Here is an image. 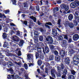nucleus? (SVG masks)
Masks as SVG:
<instances>
[{"mask_svg":"<svg viewBox=\"0 0 79 79\" xmlns=\"http://www.w3.org/2000/svg\"><path fill=\"white\" fill-rule=\"evenodd\" d=\"M36 10L37 11H39L40 8H39V6H36Z\"/></svg>","mask_w":79,"mask_h":79,"instance_id":"8fccbe9b","label":"nucleus"},{"mask_svg":"<svg viewBox=\"0 0 79 79\" xmlns=\"http://www.w3.org/2000/svg\"><path fill=\"white\" fill-rule=\"evenodd\" d=\"M77 55H75L73 58V63L74 65L78 66V63H79V58Z\"/></svg>","mask_w":79,"mask_h":79,"instance_id":"20e7f679","label":"nucleus"},{"mask_svg":"<svg viewBox=\"0 0 79 79\" xmlns=\"http://www.w3.org/2000/svg\"><path fill=\"white\" fill-rule=\"evenodd\" d=\"M70 72L71 73V74H72L73 76H74L76 74V72L74 70H71Z\"/></svg>","mask_w":79,"mask_h":79,"instance_id":"a878e982","label":"nucleus"},{"mask_svg":"<svg viewBox=\"0 0 79 79\" xmlns=\"http://www.w3.org/2000/svg\"><path fill=\"white\" fill-rule=\"evenodd\" d=\"M24 42L23 40H20L19 44V47H23V44H24Z\"/></svg>","mask_w":79,"mask_h":79,"instance_id":"6ab92c4d","label":"nucleus"},{"mask_svg":"<svg viewBox=\"0 0 79 79\" xmlns=\"http://www.w3.org/2000/svg\"><path fill=\"white\" fill-rule=\"evenodd\" d=\"M23 6L24 8H27L28 6L27 5V2H24L23 3Z\"/></svg>","mask_w":79,"mask_h":79,"instance_id":"37998d69","label":"nucleus"},{"mask_svg":"<svg viewBox=\"0 0 79 79\" xmlns=\"http://www.w3.org/2000/svg\"><path fill=\"white\" fill-rule=\"evenodd\" d=\"M14 33H15V31L12 30L10 31V35H12Z\"/></svg>","mask_w":79,"mask_h":79,"instance_id":"5fc2aeb1","label":"nucleus"},{"mask_svg":"<svg viewBox=\"0 0 79 79\" xmlns=\"http://www.w3.org/2000/svg\"><path fill=\"white\" fill-rule=\"evenodd\" d=\"M70 6L71 8H73V9H74V8H75L76 7V3L73 2L71 3L70 5Z\"/></svg>","mask_w":79,"mask_h":79,"instance_id":"f3484780","label":"nucleus"},{"mask_svg":"<svg viewBox=\"0 0 79 79\" xmlns=\"http://www.w3.org/2000/svg\"><path fill=\"white\" fill-rule=\"evenodd\" d=\"M58 38L59 40H63V38L62 35H60L59 36Z\"/></svg>","mask_w":79,"mask_h":79,"instance_id":"a19ab883","label":"nucleus"},{"mask_svg":"<svg viewBox=\"0 0 79 79\" xmlns=\"http://www.w3.org/2000/svg\"><path fill=\"white\" fill-rule=\"evenodd\" d=\"M37 63H38V65H39V66H40L41 65V64H42V60H39L38 61Z\"/></svg>","mask_w":79,"mask_h":79,"instance_id":"72a5a7b5","label":"nucleus"},{"mask_svg":"<svg viewBox=\"0 0 79 79\" xmlns=\"http://www.w3.org/2000/svg\"><path fill=\"white\" fill-rule=\"evenodd\" d=\"M73 18V15L72 14H70L68 16V19L69 20L71 21Z\"/></svg>","mask_w":79,"mask_h":79,"instance_id":"bb28decb","label":"nucleus"},{"mask_svg":"<svg viewBox=\"0 0 79 79\" xmlns=\"http://www.w3.org/2000/svg\"><path fill=\"white\" fill-rule=\"evenodd\" d=\"M34 37L35 38H37V37H38V36H39V32L37 31H35L34 32Z\"/></svg>","mask_w":79,"mask_h":79,"instance_id":"412c9836","label":"nucleus"},{"mask_svg":"<svg viewBox=\"0 0 79 79\" xmlns=\"http://www.w3.org/2000/svg\"><path fill=\"white\" fill-rule=\"evenodd\" d=\"M39 40L41 42L43 41L44 40V36L42 35H40L39 37Z\"/></svg>","mask_w":79,"mask_h":79,"instance_id":"c756f323","label":"nucleus"},{"mask_svg":"<svg viewBox=\"0 0 79 79\" xmlns=\"http://www.w3.org/2000/svg\"><path fill=\"white\" fill-rule=\"evenodd\" d=\"M74 3L76 4V6H79V1L76 0L75 1Z\"/></svg>","mask_w":79,"mask_h":79,"instance_id":"58836bf2","label":"nucleus"},{"mask_svg":"<svg viewBox=\"0 0 79 79\" xmlns=\"http://www.w3.org/2000/svg\"><path fill=\"white\" fill-rule=\"evenodd\" d=\"M64 38L66 40H68V35H65L64 36Z\"/></svg>","mask_w":79,"mask_h":79,"instance_id":"49530a36","label":"nucleus"},{"mask_svg":"<svg viewBox=\"0 0 79 79\" xmlns=\"http://www.w3.org/2000/svg\"><path fill=\"white\" fill-rule=\"evenodd\" d=\"M64 61L67 64H69L70 63V59H69V57H65L64 58Z\"/></svg>","mask_w":79,"mask_h":79,"instance_id":"6e6552de","label":"nucleus"},{"mask_svg":"<svg viewBox=\"0 0 79 79\" xmlns=\"http://www.w3.org/2000/svg\"><path fill=\"white\" fill-rule=\"evenodd\" d=\"M33 47L35 50H36L37 49L38 52L39 53L41 52H42L41 49H42L44 53L45 54V50H44V44L43 43L41 42L37 43V45H34Z\"/></svg>","mask_w":79,"mask_h":79,"instance_id":"f257e3e1","label":"nucleus"},{"mask_svg":"<svg viewBox=\"0 0 79 79\" xmlns=\"http://www.w3.org/2000/svg\"><path fill=\"white\" fill-rule=\"evenodd\" d=\"M2 37H3V39H5L7 37L6 35V33H4L2 35Z\"/></svg>","mask_w":79,"mask_h":79,"instance_id":"ea45409f","label":"nucleus"},{"mask_svg":"<svg viewBox=\"0 0 79 79\" xmlns=\"http://www.w3.org/2000/svg\"><path fill=\"white\" fill-rule=\"evenodd\" d=\"M73 24L75 26H77L78 25V22L76 20H73Z\"/></svg>","mask_w":79,"mask_h":79,"instance_id":"b1692460","label":"nucleus"},{"mask_svg":"<svg viewBox=\"0 0 79 79\" xmlns=\"http://www.w3.org/2000/svg\"><path fill=\"white\" fill-rule=\"evenodd\" d=\"M63 8L65 9V11H68V10H69V6H63Z\"/></svg>","mask_w":79,"mask_h":79,"instance_id":"5701e85b","label":"nucleus"},{"mask_svg":"<svg viewBox=\"0 0 79 79\" xmlns=\"http://www.w3.org/2000/svg\"><path fill=\"white\" fill-rule=\"evenodd\" d=\"M66 75L63 74V75L62 76L61 78L62 79H64V78L66 77Z\"/></svg>","mask_w":79,"mask_h":79,"instance_id":"052dcab7","label":"nucleus"},{"mask_svg":"<svg viewBox=\"0 0 79 79\" xmlns=\"http://www.w3.org/2000/svg\"><path fill=\"white\" fill-rule=\"evenodd\" d=\"M37 22H38L37 23H38V25H39V26H40L41 25H42V23H41L40 22V21H38Z\"/></svg>","mask_w":79,"mask_h":79,"instance_id":"680f3d73","label":"nucleus"},{"mask_svg":"<svg viewBox=\"0 0 79 79\" xmlns=\"http://www.w3.org/2000/svg\"><path fill=\"white\" fill-rule=\"evenodd\" d=\"M75 19L77 20V18H79V12L78 11H76L75 13Z\"/></svg>","mask_w":79,"mask_h":79,"instance_id":"2eb2a0df","label":"nucleus"},{"mask_svg":"<svg viewBox=\"0 0 79 79\" xmlns=\"http://www.w3.org/2000/svg\"><path fill=\"white\" fill-rule=\"evenodd\" d=\"M39 54V53L37 52H36L35 54V56L36 57V59H37V58H39V56H40Z\"/></svg>","mask_w":79,"mask_h":79,"instance_id":"c9c22d12","label":"nucleus"},{"mask_svg":"<svg viewBox=\"0 0 79 79\" xmlns=\"http://www.w3.org/2000/svg\"><path fill=\"white\" fill-rule=\"evenodd\" d=\"M64 65L63 64H61L60 67L59 66L57 67L58 71L57 75L58 77H60L61 76V71H63V69H64Z\"/></svg>","mask_w":79,"mask_h":79,"instance_id":"f03ea898","label":"nucleus"},{"mask_svg":"<svg viewBox=\"0 0 79 79\" xmlns=\"http://www.w3.org/2000/svg\"><path fill=\"white\" fill-rule=\"evenodd\" d=\"M44 52H46V53H49V52H50L49 48L47 46H46L45 47H44Z\"/></svg>","mask_w":79,"mask_h":79,"instance_id":"a211bd4d","label":"nucleus"},{"mask_svg":"<svg viewBox=\"0 0 79 79\" xmlns=\"http://www.w3.org/2000/svg\"><path fill=\"white\" fill-rule=\"evenodd\" d=\"M52 34L54 36H57V37H58L57 35V34H58V32H57L56 30L55 29H54L52 30Z\"/></svg>","mask_w":79,"mask_h":79,"instance_id":"f8f14e48","label":"nucleus"},{"mask_svg":"<svg viewBox=\"0 0 79 79\" xmlns=\"http://www.w3.org/2000/svg\"><path fill=\"white\" fill-rule=\"evenodd\" d=\"M24 68H25V69L27 70L28 69V67L27 66V64L25 63L23 64Z\"/></svg>","mask_w":79,"mask_h":79,"instance_id":"e433bc0d","label":"nucleus"},{"mask_svg":"<svg viewBox=\"0 0 79 79\" xmlns=\"http://www.w3.org/2000/svg\"><path fill=\"white\" fill-rule=\"evenodd\" d=\"M51 50L52 51V52H55V48H54L52 47H51Z\"/></svg>","mask_w":79,"mask_h":79,"instance_id":"13d9d810","label":"nucleus"},{"mask_svg":"<svg viewBox=\"0 0 79 79\" xmlns=\"http://www.w3.org/2000/svg\"><path fill=\"white\" fill-rule=\"evenodd\" d=\"M68 42L69 43H71L72 42V39L71 38H69Z\"/></svg>","mask_w":79,"mask_h":79,"instance_id":"338daca9","label":"nucleus"},{"mask_svg":"<svg viewBox=\"0 0 79 79\" xmlns=\"http://www.w3.org/2000/svg\"><path fill=\"white\" fill-rule=\"evenodd\" d=\"M30 18L32 20H33L34 22H35V23L37 21V19H36V18L33 16H30Z\"/></svg>","mask_w":79,"mask_h":79,"instance_id":"aec40b11","label":"nucleus"},{"mask_svg":"<svg viewBox=\"0 0 79 79\" xmlns=\"http://www.w3.org/2000/svg\"><path fill=\"white\" fill-rule=\"evenodd\" d=\"M27 58L29 60H31V61H33V60H34L33 56L31 54H28L27 55Z\"/></svg>","mask_w":79,"mask_h":79,"instance_id":"4468645a","label":"nucleus"},{"mask_svg":"<svg viewBox=\"0 0 79 79\" xmlns=\"http://www.w3.org/2000/svg\"><path fill=\"white\" fill-rule=\"evenodd\" d=\"M4 13L5 14H7L8 13H10V10L9 9L5 10L4 11Z\"/></svg>","mask_w":79,"mask_h":79,"instance_id":"de8ad7c7","label":"nucleus"},{"mask_svg":"<svg viewBox=\"0 0 79 79\" xmlns=\"http://www.w3.org/2000/svg\"><path fill=\"white\" fill-rule=\"evenodd\" d=\"M51 73L52 77L55 78L56 77V76H55V69H51Z\"/></svg>","mask_w":79,"mask_h":79,"instance_id":"1a4fd4ad","label":"nucleus"},{"mask_svg":"<svg viewBox=\"0 0 79 79\" xmlns=\"http://www.w3.org/2000/svg\"><path fill=\"white\" fill-rule=\"evenodd\" d=\"M39 31H40L41 32H43L44 31V30L42 27H40V28H39Z\"/></svg>","mask_w":79,"mask_h":79,"instance_id":"a18cd8bd","label":"nucleus"},{"mask_svg":"<svg viewBox=\"0 0 79 79\" xmlns=\"http://www.w3.org/2000/svg\"><path fill=\"white\" fill-rule=\"evenodd\" d=\"M28 64H29V67H31V66H34V64H32V63H28Z\"/></svg>","mask_w":79,"mask_h":79,"instance_id":"4d7b16f0","label":"nucleus"},{"mask_svg":"<svg viewBox=\"0 0 79 79\" xmlns=\"http://www.w3.org/2000/svg\"><path fill=\"white\" fill-rule=\"evenodd\" d=\"M44 55L40 54V56H39V59H41V60H44Z\"/></svg>","mask_w":79,"mask_h":79,"instance_id":"473e14b6","label":"nucleus"},{"mask_svg":"<svg viewBox=\"0 0 79 79\" xmlns=\"http://www.w3.org/2000/svg\"><path fill=\"white\" fill-rule=\"evenodd\" d=\"M45 26L46 27H47V28H48V29H50V27L46 24H45Z\"/></svg>","mask_w":79,"mask_h":79,"instance_id":"e2e57ef3","label":"nucleus"},{"mask_svg":"<svg viewBox=\"0 0 79 79\" xmlns=\"http://www.w3.org/2000/svg\"><path fill=\"white\" fill-rule=\"evenodd\" d=\"M16 32H17L16 34V35H18L19 36H20V37H21L22 36V32H20L19 30L17 31Z\"/></svg>","mask_w":79,"mask_h":79,"instance_id":"4be33fe9","label":"nucleus"},{"mask_svg":"<svg viewBox=\"0 0 79 79\" xmlns=\"http://www.w3.org/2000/svg\"><path fill=\"white\" fill-rule=\"evenodd\" d=\"M59 54L61 55L62 58H64V56L65 55V51L63 50H61L59 52Z\"/></svg>","mask_w":79,"mask_h":79,"instance_id":"ddd939ff","label":"nucleus"},{"mask_svg":"<svg viewBox=\"0 0 79 79\" xmlns=\"http://www.w3.org/2000/svg\"><path fill=\"white\" fill-rule=\"evenodd\" d=\"M68 73V69H65L63 71V74L66 75Z\"/></svg>","mask_w":79,"mask_h":79,"instance_id":"c85d7f7f","label":"nucleus"},{"mask_svg":"<svg viewBox=\"0 0 79 79\" xmlns=\"http://www.w3.org/2000/svg\"><path fill=\"white\" fill-rule=\"evenodd\" d=\"M4 25H5V24L3 23H1V24H0V31L2 30V27H3Z\"/></svg>","mask_w":79,"mask_h":79,"instance_id":"79ce46f5","label":"nucleus"},{"mask_svg":"<svg viewBox=\"0 0 79 79\" xmlns=\"http://www.w3.org/2000/svg\"><path fill=\"white\" fill-rule=\"evenodd\" d=\"M46 25L47 24V25H48L49 26H52V24L50 22H46Z\"/></svg>","mask_w":79,"mask_h":79,"instance_id":"09e8293b","label":"nucleus"},{"mask_svg":"<svg viewBox=\"0 0 79 79\" xmlns=\"http://www.w3.org/2000/svg\"><path fill=\"white\" fill-rule=\"evenodd\" d=\"M60 56H59L58 55H56V56L55 57V60L56 61H57V62H60V61H61L60 60H61V58H60Z\"/></svg>","mask_w":79,"mask_h":79,"instance_id":"dca6fc26","label":"nucleus"},{"mask_svg":"<svg viewBox=\"0 0 79 79\" xmlns=\"http://www.w3.org/2000/svg\"><path fill=\"white\" fill-rule=\"evenodd\" d=\"M12 62L10 61H8L7 63L4 61L2 64L4 66H6V65L8 66V68H11V66H12Z\"/></svg>","mask_w":79,"mask_h":79,"instance_id":"39448f33","label":"nucleus"},{"mask_svg":"<svg viewBox=\"0 0 79 79\" xmlns=\"http://www.w3.org/2000/svg\"><path fill=\"white\" fill-rule=\"evenodd\" d=\"M16 3V0H12V4L13 5H17Z\"/></svg>","mask_w":79,"mask_h":79,"instance_id":"c03bdc74","label":"nucleus"},{"mask_svg":"<svg viewBox=\"0 0 79 79\" xmlns=\"http://www.w3.org/2000/svg\"><path fill=\"white\" fill-rule=\"evenodd\" d=\"M45 72L46 73V74H48V68H46L45 69Z\"/></svg>","mask_w":79,"mask_h":79,"instance_id":"69168bd1","label":"nucleus"},{"mask_svg":"<svg viewBox=\"0 0 79 79\" xmlns=\"http://www.w3.org/2000/svg\"><path fill=\"white\" fill-rule=\"evenodd\" d=\"M57 3L58 4H61V0H59L57 2Z\"/></svg>","mask_w":79,"mask_h":79,"instance_id":"774afa93","label":"nucleus"},{"mask_svg":"<svg viewBox=\"0 0 79 79\" xmlns=\"http://www.w3.org/2000/svg\"><path fill=\"white\" fill-rule=\"evenodd\" d=\"M79 39V35L78 34H75L73 36V41H77Z\"/></svg>","mask_w":79,"mask_h":79,"instance_id":"0eeeda50","label":"nucleus"},{"mask_svg":"<svg viewBox=\"0 0 79 79\" xmlns=\"http://www.w3.org/2000/svg\"><path fill=\"white\" fill-rule=\"evenodd\" d=\"M54 59V55H51L49 57V60L51 61L52 60H53Z\"/></svg>","mask_w":79,"mask_h":79,"instance_id":"2f4dec72","label":"nucleus"},{"mask_svg":"<svg viewBox=\"0 0 79 79\" xmlns=\"http://www.w3.org/2000/svg\"><path fill=\"white\" fill-rule=\"evenodd\" d=\"M13 40L15 42H18L20 40V39H19L18 36L14 35L13 37Z\"/></svg>","mask_w":79,"mask_h":79,"instance_id":"9d476101","label":"nucleus"},{"mask_svg":"<svg viewBox=\"0 0 79 79\" xmlns=\"http://www.w3.org/2000/svg\"><path fill=\"white\" fill-rule=\"evenodd\" d=\"M57 24L58 25H60L61 24V19H60L58 20Z\"/></svg>","mask_w":79,"mask_h":79,"instance_id":"6e6d98bb","label":"nucleus"},{"mask_svg":"<svg viewBox=\"0 0 79 79\" xmlns=\"http://www.w3.org/2000/svg\"><path fill=\"white\" fill-rule=\"evenodd\" d=\"M68 79H75L74 76V75H69L68 76Z\"/></svg>","mask_w":79,"mask_h":79,"instance_id":"cd10ccee","label":"nucleus"},{"mask_svg":"<svg viewBox=\"0 0 79 79\" xmlns=\"http://www.w3.org/2000/svg\"><path fill=\"white\" fill-rule=\"evenodd\" d=\"M23 24H25V26H28L27 25V21H23Z\"/></svg>","mask_w":79,"mask_h":79,"instance_id":"603ef678","label":"nucleus"},{"mask_svg":"<svg viewBox=\"0 0 79 79\" xmlns=\"http://www.w3.org/2000/svg\"><path fill=\"white\" fill-rule=\"evenodd\" d=\"M44 40L48 42L49 44H52L53 43V38L50 36H48L47 37L45 36Z\"/></svg>","mask_w":79,"mask_h":79,"instance_id":"7ed1b4c3","label":"nucleus"},{"mask_svg":"<svg viewBox=\"0 0 79 79\" xmlns=\"http://www.w3.org/2000/svg\"><path fill=\"white\" fill-rule=\"evenodd\" d=\"M18 78H19V76L18 75H16L15 76V79H18Z\"/></svg>","mask_w":79,"mask_h":79,"instance_id":"0e129e2a","label":"nucleus"},{"mask_svg":"<svg viewBox=\"0 0 79 79\" xmlns=\"http://www.w3.org/2000/svg\"><path fill=\"white\" fill-rule=\"evenodd\" d=\"M54 53L56 55H58V52L56 50L54 51Z\"/></svg>","mask_w":79,"mask_h":79,"instance_id":"3c124183","label":"nucleus"},{"mask_svg":"<svg viewBox=\"0 0 79 79\" xmlns=\"http://www.w3.org/2000/svg\"><path fill=\"white\" fill-rule=\"evenodd\" d=\"M21 51H19L18 52V56H21Z\"/></svg>","mask_w":79,"mask_h":79,"instance_id":"bf43d9fd","label":"nucleus"},{"mask_svg":"<svg viewBox=\"0 0 79 79\" xmlns=\"http://www.w3.org/2000/svg\"><path fill=\"white\" fill-rule=\"evenodd\" d=\"M62 43L63 44H62V46L63 48H66V41L63 40L62 41Z\"/></svg>","mask_w":79,"mask_h":79,"instance_id":"9b49d317","label":"nucleus"},{"mask_svg":"<svg viewBox=\"0 0 79 79\" xmlns=\"http://www.w3.org/2000/svg\"><path fill=\"white\" fill-rule=\"evenodd\" d=\"M2 27H3L4 31L6 32H7V31L8 30V27H6L5 24Z\"/></svg>","mask_w":79,"mask_h":79,"instance_id":"393cba45","label":"nucleus"},{"mask_svg":"<svg viewBox=\"0 0 79 79\" xmlns=\"http://www.w3.org/2000/svg\"><path fill=\"white\" fill-rule=\"evenodd\" d=\"M69 49L70 50L69 52V55L71 56V55H72L74 53V50L72 49V48H73V46L72 45L69 44Z\"/></svg>","mask_w":79,"mask_h":79,"instance_id":"423d86ee","label":"nucleus"},{"mask_svg":"<svg viewBox=\"0 0 79 79\" xmlns=\"http://www.w3.org/2000/svg\"><path fill=\"white\" fill-rule=\"evenodd\" d=\"M34 42L35 44H39V43H37L39 41H38V39L37 38H34Z\"/></svg>","mask_w":79,"mask_h":79,"instance_id":"4c0bfd02","label":"nucleus"},{"mask_svg":"<svg viewBox=\"0 0 79 79\" xmlns=\"http://www.w3.org/2000/svg\"><path fill=\"white\" fill-rule=\"evenodd\" d=\"M8 71H10V72H14V71L13 70L12 68H10L8 69Z\"/></svg>","mask_w":79,"mask_h":79,"instance_id":"864d4df0","label":"nucleus"},{"mask_svg":"<svg viewBox=\"0 0 79 79\" xmlns=\"http://www.w3.org/2000/svg\"><path fill=\"white\" fill-rule=\"evenodd\" d=\"M69 26L70 28H73L74 24L73 23H69Z\"/></svg>","mask_w":79,"mask_h":79,"instance_id":"7c9ffc66","label":"nucleus"},{"mask_svg":"<svg viewBox=\"0 0 79 79\" xmlns=\"http://www.w3.org/2000/svg\"><path fill=\"white\" fill-rule=\"evenodd\" d=\"M53 10L54 12H56L57 11H59V8H58V7H56L54 8Z\"/></svg>","mask_w":79,"mask_h":79,"instance_id":"f704fd0d","label":"nucleus"}]
</instances>
